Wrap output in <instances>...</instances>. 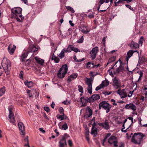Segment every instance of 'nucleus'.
Here are the masks:
<instances>
[{
	"label": "nucleus",
	"mask_w": 147,
	"mask_h": 147,
	"mask_svg": "<svg viewBox=\"0 0 147 147\" xmlns=\"http://www.w3.org/2000/svg\"><path fill=\"white\" fill-rule=\"evenodd\" d=\"M88 17L90 18H93L94 17L93 14H92L90 15H88Z\"/></svg>",
	"instance_id": "e2e57ef3"
},
{
	"label": "nucleus",
	"mask_w": 147,
	"mask_h": 147,
	"mask_svg": "<svg viewBox=\"0 0 147 147\" xmlns=\"http://www.w3.org/2000/svg\"><path fill=\"white\" fill-rule=\"evenodd\" d=\"M69 137V136L67 134H64V136L59 142V147H64L65 145H67L66 139Z\"/></svg>",
	"instance_id": "f8f14e48"
},
{
	"label": "nucleus",
	"mask_w": 147,
	"mask_h": 147,
	"mask_svg": "<svg viewBox=\"0 0 147 147\" xmlns=\"http://www.w3.org/2000/svg\"><path fill=\"white\" fill-rule=\"evenodd\" d=\"M143 36H141L139 40V45H140L142 46L143 43Z\"/></svg>",
	"instance_id": "58836bf2"
},
{
	"label": "nucleus",
	"mask_w": 147,
	"mask_h": 147,
	"mask_svg": "<svg viewBox=\"0 0 147 147\" xmlns=\"http://www.w3.org/2000/svg\"><path fill=\"white\" fill-rule=\"evenodd\" d=\"M30 53V51H28L24 53H23L21 57V60L22 62H26L28 60H25V58L27 57L28 55Z\"/></svg>",
	"instance_id": "4be33fe9"
},
{
	"label": "nucleus",
	"mask_w": 147,
	"mask_h": 147,
	"mask_svg": "<svg viewBox=\"0 0 147 147\" xmlns=\"http://www.w3.org/2000/svg\"><path fill=\"white\" fill-rule=\"evenodd\" d=\"M19 128L20 131V134L21 135H24L25 133V127L24 124L21 122H20L18 123Z\"/></svg>",
	"instance_id": "dca6fc26"
},
{
	"label": "nucleus",
	"mask_w": 147,
	"mask_h": 147,
	"mask_svg": "<svg viewBox=\"0 0 147 147\" xmlns=\"http://www.w3.org/2000/svg\"><path fill=\"white\" fill-rule=\"evenodd\" d=\"M85 83L88 86V93L89 94H91L92 92V81L90 78H86L85 80Z\"/></svg>",
	"instance_id": "1a4fd4ad"
},
{
	"label": "nucleus",
	"mask_w": 147,
	"mask_h": 147,
	"mask_svg": "<svg viewBox=\"0 0 147 147\" xmlns=\"http://www.w3.org/2000/svg\"><path fill=\"white\" fill-rule=\"evenodd\" d=\"M35 59L36 61L38 63L40 64L41 65H43V64L44 63V60L42 59L41 58H39L37 57H35Z\"/></svg>",
	"instance_id": "a878e982"
},
{
	"label": "nucleus",
	"mask_w": 147,
	"mask_h": 147,
	"mask_svg": "<svg viewBox=\"0 0 147 147\" xmlns=\"http://www.w3.org/2000/svg\"><path fill=\"white\" fill-rule=\"evenodd\" d=\"M39 130L43 133H45V131L42 128H40Z\"/></svg>",
	"instance_id": "0e129e2a"
},
{
	"label": "nucleus",
	"mask_w": 147,
	"mask_h": 147,
	"mask_svg": "<svg viewBox=\"0 0 147 147\" xmlns=\"http://www.w3.org/2000/svg\"><path fill=\"white\" fill-rule=\"evenodd\" d=\"M100 97L99 94H95L92 95L90 98L91 102H93L95 100L99 99Z\"/></svg>",
	"instance_id": "5701e85b"
},
{
	"label": "nucleus",
	"mask_w": 147,
	"mask_h": 147,
	"mask_svg": "<svg viewBox=\"0 0 147 147\" xmlns=\"http://www.w3.org/2000/svg\"><path fill=\"white\" fill-rule=\"evenodd\" d=\"M78 74L77 73H73L68 77L67 79V82L69 83L72 80L76 79L77 77Z\"/></svg>",
	"instance_id": "aec40b11"
},
{
	"label": "nucleus",
	"mask_w": 147,
	"mask_h": 147,
	"mask_svg": "<svg viewBox=\"0 0 147 147\" xmlns=\"http://www.w3.org/2000/svg\"><path fill=\"white\" fill-rule=\"evenodd\" d=\"M110 1L111 3H112L113 2V0H100V2L101 4H103L105 2L106 3H108Z\"/></svg>",
	"instance_id": "c9c22d12"
},
{
	"label": "nucleus",
	"mask_w": 147,
	"mask_h": 147,
	"mask_svg": "<svg viewBox=\"0 0 147 147\" xmlns=\"http://www.w3.org/2000/svg\"><path fill=\"white\" fill-rule=\"evenodd\" d=\"M125 5V6L129 8L130 10L132 11H134V10L133 9V8H132L131 7V6H130V5H129L126 4V5Z\"/></svg>",
	"instance_id": "a18cd8bd"
},
{
	"label": "nucleus",
	"mask_w": 147,
	"mask_h": 147,
	"mask_svg": "<svg viewBox=\"0 0 147 147\" xmlns=\"http://www.w3.org/2000/svg\"><path fill=\"white\" fill-rule=\"evenodd\" d=\"M116 93L119 94L121 98H124L127 96V90L125 89L121 90L119 89L117 91Z\"/></svg>",
	"instance_id": "9d476101"
},
{
	"label": "nucleus",
	"mask_w": 147,
	"mask_h": 147,
	"mask_svg": "<svg viewBox=\"0 0 147 147\" xmlns=\"http://www.w3.org/2000/svg\"><path fill=\"white\" fill-rule=\"evenodd\" d=\"M98 51V48L97 47L93 48L90 52L91 58L92 59H94L96 57V53Z\"/></svg>",
	"instance_id": "ddd939ff"
},
{
	"label": "nucleus",
	"mask_w": 147,
	"mask_h": 147,
	"mask_svg": "<svg viewBox=\"0 0 147 147\" xmlns=\"http://www.w3.org/2000/svg\"><path fill=\"white\" fill-rule=\"evenodd\" d=\"M94 65L93 63H91V62H88L87 63V67H94Z\"/></svg>",
	"instance_id": "ea45409f"
},
{
	"label": "nucleus",
	"mask_w": 147,
	"mask_h": 147,
	"mask_svg": "<svg viewBox=\"0 0 147 147\" xmlns=\"http://www.w3.org/2000/svg\"><path fill=\"white\" fill-rule=\"evenodd\" d=\"M44 117L47 120H49V118L47 117L46 114H44Z\"/></svg>",
	"instance_id": "774afa93"
},
{
	"label": "nucleus",
	"mask_w": 147,
	"mask_h": 147,
	"mask_svg": "<svg viewBox=\"0 0 147 147\" xmlns=\"http://www.w3.org/2000/svg\"><path fill=\"white\" fill-rule=\"evenodd\" d=\"M68 143L69 145L70 146H71L73 145V143L72 140H69L68 141Z\"/></svg>",
	"instance_id": "864d4df0"
},
{
	"label": "nucleus",
	"mask_w": 147,
	"mask_h": 147,
	"mask_svg": "<svg viewBox=\"0 0 147 147\" xmlns=\"http://www.w3.org/2000/svg\"><path fill=\"white\" fill-rule=\"evenodd\" d=\"M62 129L66 130L68 128V126L66 123H65L64 124H63L62 127Z\"/></svg>",
	"instance_id": "79ce46f5"
},
{
	"label": "nucleus",
	"mask_w": 147,
	"mask_h": 147,
	"mask_svg": "<svg viewBox=\"0 0 147 147\" xmlns=\"http://www.w3.org/2000/svg\"><path fill=\"white\" fill-rule=\"evenodd\" d=\"M112 85L114 88L117 89L121 87L120 80L117 77H115L112 79Z\"/></svg>",
	"instance_id": "0eeeda50"
},
{
	"label": "nucleus",
	"mask_w": 147,
	"mask_h": 147,
	"mask_svg": "<svg viewBox=\"0 0 147 147\" xmlns=\"http://www.w3.org/2000/svg\"><path fill=\"white\" fill-rule=\"evenodd\" d=\"M63 50L65 53L70 52L72 51V46L69 45L66 49L64 48Z\"/></svg>",
	"instance_id": "c756f323"
},
{
	"label": "nucleus",
	"mask_w": 147,
	"mask_h": 147,
	"mask_svg": "<svg viewBox=\"0 0 147 147\" xmlns=\"http://www.w3.org/2000/svg\"><path fill=\"white\" fill-rule=\"evenodd\" d=\"M65 51H63V49L60 54H59L58 55V57H59L60 59H62L64 58L65 56Z\"/></svg>",
	"instance_id": "72a5a7b5"
},
{
	"label": "nucleus",
	"mask_w": 147,
	"mask_h": 147,
	"mask_svg": "<svg viewBox=\"0 0 147 147\" xmlns=\"http://www.w3.org/2000/svg\"><path fill=\"white\" fill-rule=\"evenodd\" d=\"M63 109L62 107H60L59 109V113L63 115H64V113H63Z\"/></svg>",
	"instance_id": "c03bdc74"
},
{
	"label": "nucleus",
	"mask_w": 147,
	"mask_h": 147,
	"mask_svg": "<svg viewBox=\"0 0 147 147\" xmlns=\"http://www.w3.org/2000/svg\"><path fill=\"white\" fill-rule=\"evenodd\" d=\"M125 108L127 109H130L134 111L136 110V106L132 103L127 104L125 105Z\"/></svg>",
	"instance_id": "6ab92c4d"
},
{
	"label": "nucleus",
	"mask_w": 147,
	"mask_h": 147,
	"mask_svg": "<svg viewBox=\"0 0 147 147\" xmlns=\"http://www.w3.org/2000/svg\"><path fill=\"white\" fill-rule=\"evenodd\" d=\"M51 59L52 60H54L56 63H59L60 60L59 58L58 57L56 56L54 53L53 54Z\"/></svg>",
	"instance_id": "7c9ffc66"
},
{
	"label": "nucleus",
	"mask_w": 147,
	"mask_h": 147,
	"mask_svg": "<svg viewBox=\"0 0 147 147\" xmlns=\"http://www.w3.org/2000/svg\"><path fill=\"white\" fill-rule=\"evenodd\" d=\"M84 40L83 36H82L81 37V38L78 40V43H82Z\"/></svg>",
	"instance_id": "49530a36"
},
{
	"label": "nucleus",
	"mask_w": 147,
	"mask_h": 147,
	"mask_svg": "<svg viewBox=\"0 0 147 147\" xmlns=\"http://www.w3.org/2000/svg\"><path fill=\"white\" fill-rule=\"evenodd\" d=\"M124 147V143L123 142H120V144L118 146V147Z\"/></svg>",
	"instance_id": "680f3d73"
},
{
	"label": "nucleus",
	"mask_w": 147,
	"mask_h": 147,
	"mask_svg": "<svg viewBox=\"0 0 147 147\" xmlns=\"http://www.w3.org/2000/svg\"><path fill=\"white\" fill-rule=\"evenodd\" d=\"M5 89L4 87L0 89V97L3 95L5 92Z\"/></svg>",
	"instance_id": "f704fd0d"
},
{
	"label": "nucleus",
	"mask_w": 147,
	"mask_h": 147,
	"mask_svg": "<svg viewBox=\"0 0 147 147\" xmlns=\"http://www.w3.org/2000/svg\"><path fill=\"white\" fill-rule=\"evenodd\" d=\"M78 90L80 92L82 93L83 92V89L82 86L80 85L78 86Z\"/></svg>",
	"instance_id": "37998d69"
},
{
	"label": "nucleus",
	"mask_w": 147,
	"mask_h": 147,
	"mask_svg": "<svg viewBox=\"0 0 147 147\" xmlns=\"http://www.w3.org/2000/svg\"><path fill=\"white\" fill-rule=\"evenodd\" d=\"M66 8L67 10H69L71 12V13H74L75 12L74 9L71 7L69 6H66Z\"/></svg>",
	"instance_id": "e433bc0d"
},
{
	"label": "nucleus",
	"mask_w": 147,
	"mask_h": 147,
	"mask_svg": "<svg viewBox=\"0 0 147 147\" xmlns=\"http://www.w3.org/2000/svg\"><path fill=\"white\" fill-rule=\"evenodd\" d=\"M111 134H107V135L104 138L103 140V142H104L106 140L107 138L110 136Z\"/></svg>",
	"instance_id": "13d9d810"
},
{
	"label": "nucleus",
	"mask_w": 147,
	"mask_h": 147,
	"mask_svg": "<svg viewBox=\"0 0 147 147\" xmlns=\"http://www.w3.org/2000/svg\"><path fill=\"white\" fill-rule=\"evenodd\" d=\"M54 107H55V104H54V102H53L52 104L51 105V107L53 109L54 108Z\"/></svg>",
	"instance_id": "69168bd1"
},
{
	"label": "nucleus",
	"mask_w": 147,
	"mask_h": 147,
	"mask_svg": "<svg viewBox=\"0 0 147 147\" xmlns=\"http://www.w3.org/2000/svg\"><path fill=\"white\" fill-rule=\"evenodd\" d=\"M97 129L93 125H92L91 134L94 135H96L97 134Z\"/></svg>",
	"instance_id": "2f4dec72"
},
{
	"label": "nucleus",
	"mask_w": 147,
	"mask_h": 147,
	"mask_svg": "<svg viewBox=\"0 0 147 147\" xmlns=\"http://www.w3.org/2000/svg\"><path fill=\"white\" fill-rule=\"evenodd\" d=\"M83 28H85L86 29V30H84V28H81L80 29V30L81 31V32L83 33L84 34H87L88 32H89L90 30L87 28V26H83Z\"/></svg>",
	"instance_id": "bb28decb"
},
{
	"label": "nucleus",
	"mask_w": 147,
	"mask_h": 147,
	"mask_svg": "<svg viewBox=\"0 0 147 147\" xmlns=\"http://www.w3.org/2000/svg\"><path fill=\"white\" fill-rule=\"evenodd\" d=\"M98 125L100 127H102L105 129L108 130L109 129L110 127L108 121L106 120L105 121L102 123H98Z\"/></svg>",
	"instance_id": "f3484780"
},
{
	"label": "nucleus",
	"mask_w": 147,
	"mask_h": 147,
	"mask_svg": "<svg viewBox=\"0 0 147 147\" xmlns=\"http://www.w3.org/2000/svg\"><path fill=\"white\" fill-rule=\"evenodd\" d=\"M23 72L22 71H21L20 74V78H22L23 77Z\"/></svg>",
	"instance_id": "bf43d9fd"
},
{
	"label": "nucleus",
	"mask_w": 147,
	"mask_h": 147,
	"mask_svg": "<svg viewBox=\"0 0 147 147\" xmlns=\"http://www.w3.org/2000/svg\"><path fill=\"white\" fill-rule=\"evenodd\" d=\"M120 63V65L117 68L116 71L114 72L115 74H121L123 73L124 71V68L123 64L122 61L120 59H119V61Z\"/></svg>",
	"instance_id": "6e6552de"
},
{
	"label": "nucleus",
	"mask_w": 147,
	"mask_h": 147,
	"mask_svg": "<svg viewBox=\"0 0 147 147\" xmlns=\"http://www.w3.org/2000/svg\"><path fill=\"white\" fill-rule=\"evenodd\" d=\"M140 100H142V101H144L145 100H147V99H145V97H144L143 96H141L140 98Z\"/></svg>",
	"instance_id": "052dcab7"
},
{
	"label": "nucleus",
	"mask_w": 147,
	"mask_h": 147,
	"mask_svg": "<svg viewBox=\"0 0 147 147\" xmlns=\"http://www.w3.org/2000/svg\"><path fill=\"white\" fill-rule=\"evenodd\" d=\"M133 54V50H130L127 52V55L126 57V60L127 61H128L129 59L132 55Z\"/></svg>",
	"instance_id": "cd10ccee"
},
{
	"label": "nucleus",
	"mask_w": 147,
	"mask_h": 147,
	"mask_svg": "<svg viewBox=\"0 0 147 147\" xmlns=\"http://www.w3.org/2000/svg\"><path fill=\"white\" fill-rule=\"evenodd\" d=\"M122 127L123 128L121 129V131L122 132H124L125 133L126 132H127V130L128 129V128H127L125 130H123V129H125V127L124 126V124H123V125Z\"/></svg>",
	"instance_id": "603ef678"
},
{
	"label": "nucleus",
	"mask_w": 147,
	"mask_h": 147,
	"mask_svg": "<svg viewBox=\"0 0 147 147\" xmlns=\"http://www.w3.org/2000/svg\"><path fill=\"white\" fill-rule=\"evenodd\" d=\"M99 109H100L102 108L105 110H106V112L108 113L110 111L111 107L110 105L106 101H102L99 105Z\"/></svg>",
	"instance_id": "39448f33"
},
{
	"label": "nucleus",
	"mask_w": 147,
	"mask_h": 147,
	"mask_svg": "<svg viewBox=\"0 0 147 147\" xmlns=\"http://www.w3.org/2000/svg\"><path fill=\"white\" fill-rule=\"evenodd\" d=\"M24 84L28 88L32 87L33 86V83L32 81L28 82L26 81L24 82Z\"/></svg>",
	"instance_id": "473e14b6"
},
{
	"label": "nucleus",
	"mask_w": 147,
	"mask_h": 147,
	"mask_svg": "<svg viewBox=\"0 0 147 147\" xmlns=\"http://www.w3.org/2000/svg\"><path fill=\"white\" fill-rule=\"evenodd\" d=\"M80 101L82 103V106H86L87 103L88 102H91L90 98H88V97L83 96L80 98Z\"/></svg>",
	"instance_id": "2eb2a0df"
},
{
	"label": "nucleus",
	"mask_w": 147,
	"mask_h": 147,
	"mask_svg": "<svg viewBox=\"0 0 147 147\" xmlns=\"http://www.w3.org/2000/svg\"><path fill=\"white\" fill-rule=\"evenodd\" d=\"M92 109H90L89 107H88L86 108V115L88 117H90L92 115Z\"/></svg>",
	"instance_id": "393cba45"
},
{
	"label": "nucleus",
	"mask_w": 147,
	"mask_h": 147,
	"mask_svg": "<svg viewBox=\"0 0 147 147\" xmlns=\"http://www.w3.org/2000/svg\"><path fill=\"white\" fill-rule=\"evenodd\" d=\"M72 51H74L76 52H77L78 51V49L77 48H75L72 46Z\"/></svg>",
	"instance_id": "3c124183"
},
{
	"label": "nucleus",
	"mask_w": 147,
	"mask_h": 147,
	"mask_svg": "<svg viewBox=\"0 0 147 147\" xmlns=\"http://www.w3.org/2000/svg\"><path fill=\"white\" fill-rule=\"evenodd\" d=\"M38 48L39 47L38 46L36 47L34 45H31L29 47L28 51H30V53H35L38 51Z\"/></svg>",
	"instance_id": "a211bd4d"
},
{
	"label": "nucleus",
	"mask_w": 147,
	"mask_h": 147,
	"mask_svg": "<svg viewBox=\"0 0 147 147\" xmlns=\"http://www.w3.org/2000/svg\"><path fill=\"white\" fill-rule=\"evenodd\" d=\"M109 84V81L108 80L106 79L105 80L103 81L102 82V83L96 88L95 90L96 91L98 90L105 87L107 86Z\"/></svg>",
	"instance_id": "9b49d317"
},
{
	"label": "nucleus",
	"mask_w": 147,
	"mask_h": 147,
	"mask_svg": "<svg viewBox=\"0 0 147 147\" xmlns=\"http://www.w3.org/2000/svg\"><path fill=\"white\" fill-rule=\"evenodd\" d=\"M11 47L12 45L10 44L8 46L7 48L9 52L11 55L13 54L16 48V46L14 45H13V47L12 48H11Z\"/></svg>",
	"instance_id": "412c9836"
},
{
	"label": "nucleus",
	"mask_w": 147,
	"mask_h": 147,
	"mask_svg": "<svg viewBox=\"0 0 147 147\" xmlns=\"http://www.w3.org/2000/svg\"><path fill=\"white\" fill-rule=\"evenodd\" d=\"M134 90H133L132 91H129V94L128 95V97H130L132 96V94L134 93Z\"/></svg>",
	"instance_id": "de8ad7c7"
},
{
	"label": "nucleus",
	"mask_w": 147,
	"mask_h": 147,
	"mask_svg": "<svg viewBox=\"0 0 147 147\" xmlns=\"http://www.w3.org/2000/svg\"><path fill=\"white\" fill-rule=\"evenodd\" d=\"M2 66L5 72L7 74H9L11 69L10 61L8 59H4L2 63Z\"/></svg>",
	"instance_id": "7ed1b4c3"
},
{
	"label": "nucleus",
	"mask_w": 147,
	"mask_h": 147,
	"mask_svg": "<svg viewBox=\"0 0 147 147\" xmlns=\"http://www.w3.org/2000/svg\"><path fill=\"white\" fill-rule=\"evenodd\" d=\"M64 115L63 114L62 115H59L58 117H57L58 119H60V120L61 121L63 120L64 119Z\"/></svg>",
	"instance_id": "8fccbe9b"
},
{
	"label": "nucleus",
	"mask_w": 147,
	"mask_h": 147,
	"mask_svg": "<svg viewBox=\"0 0 147 147\" xmlns=\"http://www.w3.org/2000/svg\"><path fill=\"white\" fill-rule=\"evenodd\" d=\"M108 142L110 144H113L115 147H117L118 142L117 141L116 137L115 136H111L109 139Z\"/></svg>",
	"instance_id": "4468645a"
},
{
	"label": "nucleus",
	"mask_w": 147,
	"mask_h": 147,
	"mask_svg": "<svg viewBox=\"0 0 147 147\" xmlns=\"http://www.w3.org/2000/svg\"><path fill=\"white\" fill-rule=\"evenodd\" d=\"M11 14L13 18H15L18 22H21L24 17L22 15V9L20 7L14 8L11 10Z\"/></svg>",
	"instance_id": "f257e3e1"
},
{
	"label": "nucleus",
	"mask_w": 147,
	"mask_h": 147,
	"mask_svg": "<svg viewBox=\"0 0 147 147\" xmlns=\"http://www.w3.org/2000/svg\"><path fill=\"white\" fill-rule=\"evenodd\" d=\"M116 59L115 57H112L110 58L108 61L109 63H111L114 61Z\"/></svg>",
	"instance_id": "4c0bfd02"
},
{
	"label": "nucleus",
	"mask_w": 147,
	"mask_h": 147,
	"mask_svg": "<svg viewBox=\"0 0 147 147\" xmlns=\"http://www.w3.org/2000/svg\"><path fill=\"white\" fill-rule=\"evenodd\" d=\"M28 136H26L24 139V141L26 142L27 143V144H26L24 145L25 146H28V147H30V146L29 145L28 143Z\"/></svg>",
	"instance_id": "a19ab883"
},
{
	"label": "nucleus",
	"mask_w": 147,
	"mask_h": 147,
	"mask_svg": "<svg viewBox=\"0 0 147 147\" xmlns=\"http://www.w3.org/2000/svg\"><path fill=\"white\" fill-rule=\"evenodd\" d=\"M67 70L68 67L66 64L63 65L58 71L57 77L59 78H63L67 72Z\"/></svg>",
	"instance_id": "20e7f679"
},
{
	"label": "nucleus",
	"mask_w": 147,
	"mask_h": 147,
	"mask_svg": "<svg viewBox=\"0 0 147 147\" xmlns=\"http://www.w3.org/2000/svg\"><path fill=\"white\" fill-rule=\"evenodd\" d=\"M130 47L133 49H136L139 47V45L137 43L132 41L131 43Z\"/></svg>",
	"instance_id": "b1692460"
},
{
	"label": "nucleus",
	"mask_w": 147,
	"mask_h": 147,
	"mask_svg": "<svg viewBox=\"0 0 147 147\" xmlns=\"http://www.w3.org/2000/svg\"><path fill=\"white\" fill-rule=\"evenodd\" d=\"M145 135L142 133H135L133 136L131 141L132 142L135 144H140L143 138Z\"/></svg>",
	"instance_id": "f03ea898"
},
{
	"label": "nucleus",
	"mask_w": 147,
	"mask_h": 147,
	"mask_svg": "<svg viewBox=\"0 0 147 147\" xmlns=\"http://www.w3.org/2000/svg\"><path fill=\"white\" fill-rule=\"evenodd\" d=\"M72 21L71 20H70L69 21V22L70 24L71 25V26H74V24L72 23Z\"/></svg>",
	"instance_id": "338daca9"
},
{
	"label": "nucleus",
	"mask_w": 147,
	"mask_h": 147,
	"mask_svg": "<svg viewBox=\"0 0 147 147\" xmlns=\"http://www.w3.org/2000/svg\"><path fill=\"white\" fill-rule=\"evenodd\" d=\"M86 139L89 142L90 140V138L89 137V134L87 132L86 133Z\"/></svg>",
	"instance_id": "6e6d98bb"
},
{
	"label": "nucleus",
	"mask_w": 147,
	"mask_h": 147,
	"mask_svg": "<svg viewBox=\"0 0 147 147\" xmlns=\"http://www.w3.org/2000/svg\"><path fill=\"white\" fill-rule=\"evenodd\" d=\"M8 109L9 112L8 117L10 119V121L11 123H13L16 121L13 113L14 111V107L12 106H11L8 107Z\"/></svg>",
	"instance_id": "423d86ee"
},
{
	"label": "nucleus",
	"mask_w": 147,
	"mask_h": 147,
	"mask_svg": "<svg viewBox=\"0 0 147 147\" xmlns=\"http://www.w3.org/2000/svg\"><path fill=\"white\" fill-rule=\"evenodd\" d=\"M126 1L125 0H119L118 1H117V3L118 4L119 3H124V1Z\"/></svg>",
	"instance_id": "4d7b16f0"
},
{
	"label": "nucleus",
	"mask_w": 147,
	"mask_h": 147,
	"mask_svg": "<svg viewBox=\"0 0 147 147\" xmlns=\"http://www.w3.org/2000/svg\"><path fill=\"white\" fill-rule=\"evenodd\" d=\"M142 94L144 95L145 99H147V85L143 87Z\"/></svg>",
	"instance_id": "c85d7f7f"
},
{
	"label": "nucleus",
	"mask_w": 147,
	"mask_h": 147,
	"mask_svg": "<svg viewBox=\"0 0 147 147\" xmlns=\"http://www.w3.org/2000/svg\"><path fill=\"white\" fill-rule=\"evenodd\" d=\"M44 110L46 111L48 113L50 111L49 108L48 107H44Z\"/></svg>",
	"instance_id": "09e8293b"
},
{
	"label": "nucleus",
	"mask_w": 147,
	"mask_h": 147,
	"mask_svg": "<svg viewBox=\"0 0 147 147\" xmlns=\"http://www.w3.org/2000/svg\"><path fill=\"white\" fill-rule=\"evenodd\" d=\"M105 95H109L110 94L111 92H108L107 91H105L102 92Z\"/></svg>",
	"instance_id": "5fc2aeb1"
}]
</instances>
